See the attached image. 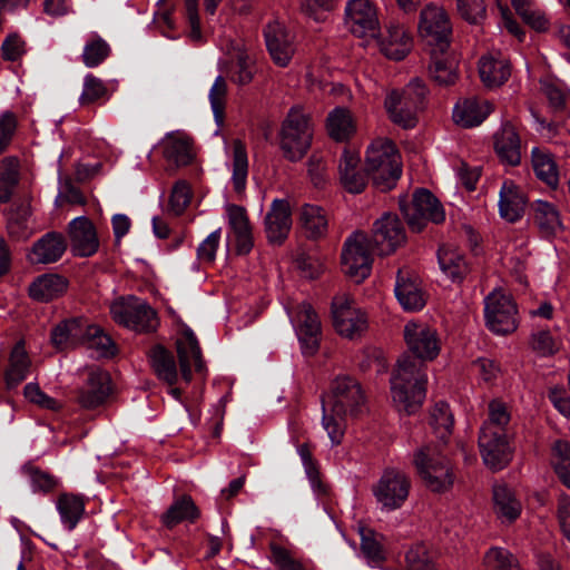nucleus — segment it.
Returning a JSON list of instances; mask_svg holds the SVG:
<instances>
[{
	"mask_svg": "<svg viewBox=\"0 0 570 570\" xmlns=\"http://www.w3.org/2000/svg\"><path fill=\"white\" fill-rule=\"evenodd\" d=\"M403 336L413 355L404 354L399 358L391 377V392L399 411L412 414L421 407L426 395L424 362L438 357L441 342L436 330L422 322L406 323Z\"/></svg>",
	"mask_w": 570,
	"mask_h": 570,
	"instance_id": "f257e3e1",
	"label": "nucleus"
},
{
	"mask_svg": "<svg viewBox=\"0 0 570 570\" xmlns=\"http://www.w3.org/2000/svg\"><path fill=\"white\" fill-rule=\"evenodd\" d=\"M365 404L360 383L350 376L337 377L332 393L322 401V425L333 445L342 443L350 416L357 415Z\"/></svg>",
	"mask_w": 570,
	"mask_h": 570,
	"instance_id": "f03ea898",
	"label": "nucleus"
},
{
	"mask_svg": "<svg viewBox=\"0 0 570 570\" xmlns=\"http://www.w3.org/2000/svg\"><path fill=\"white\" fill-rule=\"evenodd\" d=\"M428 88L423 80L413 78L402 90L387 94L384 107L395 125L411 129L417 124V114L423 108Z\"/></svg>",
	"mask_w": 570,
	"mask_h": 570,
	"instance_id": "7ed1b4c3",
	"label": "nucleus"
},
{
	"mask_svg": "<svg viewBox=\"0 0 570 570\" xmlns=\"http://www.w3.org/2000/svg\"><path fill=\"white\" fill-rule=\"evenodd\" d=\"M365 169L374 186L382 190L392 189L401 176V161L394 144L387 139L373 141L366 151Z\"/></svg>",
	"mask_w": 570,
	"mask_h": 570,
	"instance_id": "20e7f679",
	"label": "nucleus"
},
{
	"mask_svg": "<svg viewBox=\"0 0 570 570\" xmlns=\"http://www.w3.org/2000/svg\"><path fill=\"white\" fill-rule=\"evenodd\" d=\"M313 137V126L307 114L293 107L284 118L278 141L283 156L289 161L301 160L308 151Z\"/></svg>",
	"mask_w": 570,
	"mask_h": 570,
	"instance_id": "39448f33",
	"label": "nucleus"
},
{
	"mask_svg": "<svg viewBox=\"0 0 570 570\" xmlns=\"http://www.w3.org/2000/svg\"><path fill=\"white\" fill-rule=\"evenodd\" d=\"M414 465L426 488L433 492H445L454 483V473L449 461L436 448L426 445L414 454Z\"/></svg>",
	"mask_w": 570,
	"mask_h": 570,
	"instance_id": "423d86ee",
	"label": "nucleus"
},
{
	"mask_svg": "<svg viewBox=\"0 0 570 570\" xmlns=\"http://www.w3.org/2000/svg\"><path fill=\"white\" fill-rule=\"evenodd\" d=\"M112 320L135 332L155 331L158 325L156 312L142 299L121 296L110 304Z\"/></svg>",
	"mask_w": 570,
	"mask_h": 570,
	"instance_id": "0eeeda50",
	"label": "nucleus"
},
{
	"mask_svg": "<svg viewBox=\"0 0 570 570\" xmlns=\"http://www.w3.org/2000/svg\"><path fill=\"white\" fill-rule=\"evenodd\" d=\"M411 479L397 468L383 471L372 492L381 511L391 512L403 507L411 491Z\"/></svg>",
	"mask_w": 570,
	"mask_h": 570,
	"instance_id": "6e6552de",
	"label": "nucleus"
},
{
	"mask_svg": "<svg viewBox=\"0 0 570 570\" xmlns=\"http://www.w3.org/2000/svg\"><path fill=\"white\" fill-rule=\"evenodd\" d=\"M219 69L224 76L237 86L249 85L256 72V52L243 41H232L226 58L219 60Z\"/></svg>",
	"mask_w": 570,
	"mask_h": 570,
	"instance_id": "1a4fd4ad",
	"label": "nucleus"
},
{
	"mask_svg": "<svg viewBox=\"0 0 570 570\" xmlns=\"http://www.w3.org/2000/svg\"><path fill=\"white\" fill-rule=\"evenodd\" d=\"M419 33L431 49L441 53L448 50L452 35V24L443 7L426 4L420 14Z\"/></svg>",
	"mask_w": 570,
	"mask_h": 570,
	"instance_id": "9d476101",
	"label": "nucleus"
},
{
	"mask_svg": "<svg viewBox=\"0 0 570 570\" xmlns=\"http://www.w3.org/2000/svg\"><path fill=\"white\" fill-rule=\"evenodd\" d=\"M373 256L368 237L356 230L351 234L342 249V266L344 273L355 282L364 281L372 269Z\"/></svg>",
	"mask_w": 570,
	"mask_h": 570,
	"instance_id": "9b49d317",
	"label": "nucleus"
},
{
	"mask_svg": "<svg viewBox=\"0 0 570 570\" xmlns=\"http://www.w3.org/2000/svg\"><path fill=\"white\" fill-rule=\"evenodd\" d=\"M487 327L498 335H507L518 327L517 307L510 295L501 289L492 291L484 298Z\"/></svg>",
	"mask_w": 570,
	"mask_h": 570,
	"instance_id": "f8f14e48",
	"label": "nucleus"
},
{
	"mask_svg": "<svg viewBox=\"0 0 570 570\" xmlns=\"http://www.w3.org/2000/svg\"><path fill=\"white\" fill-rule=\"evenodd\" d=\"M333 325L346 338L360 337L367 330V317L347 294H338L332 302Z\"/></svg>",
	"mask_w": 570,
	"mask_h": 570,
	"instance_id": "ddd939ff",
	"label": "nucleus"
},
{
	"mask_svg": "<svg viewBox=\"0 0 570 570\" xmlns=\"http://www.w3.org/2000/svg\"><path fill=\"white\" fill-rule=\"evenodd\" d=\"M345 26L347 30L366 41L375 40L380 32V19L376 6L371 0H350L345 6Z\"/></svg>",
	"mask_w": 570,
	"mask_h": 570,
	"instance_id": "4468645a",
	"label": "nucleus"
},
{
	"mask_svg": "<svg viewBox=\"0 0 570 570\" xmlns=\"http://www.w3.org/2000/svg\"><path fill=\"white\" fill-rule=\"evenodd\" d=\"M401 210L414 232H421L428 222L439 224L445 218L440 202L426 189L416 190L410 204L401 205Z\"/></svg>",
	"mask_w": 570,
	"mask_h": 570,
	"instance_id": "2eb2a0df",
	"label": "nucleus"
},
{
	"mask_svg": "<svg viewBox=\"0 0 570 570\" xmlns=\"http://www.w3.org/2000/svg\"><path fill=\"white\" fill-rule=\"evenodd\" d=\"M111 379L100 367H90L83 383L76 394L77 404L85 410H95L104 405L111 394Z\"/></svg>",
	"mask_w": 570,
	"mask_h": 570,
	"instance_id": "dca6fc26",
	"label": "nucleus"
},
{
	"mask_svg": "<svg viewBox=\"0 0 570 570\" xmlns=\"http://www.w3.org/2000/svg\"><path fill=\"white\" fill-rule=\"evenodd\" d=\"M288 315L303 347L307 353H314L318 346V335L321 333L318 315L305 302L299 304L295 311H288Z\"/></svg>",
	"mask_w": 570,
	"mask_h": 570,
	"instance_id": "f3484780",
	"label": "nucleus"
},
{
	"mask_svg": "<svg viewBox=\"0 0 570 570\" xmlns=\"http://www.w3.org/2000/svg\"><path fill=\"white\" fill-rule=\"evenodd\" d=\"M68 236L75 256L90 257L99 249L96 227L86 216L76 217L68 224Z\"/></svg>",
	"mask_w": 570,
	"mask_h": 570,
	"instance_id": "a211bd4d",
	"label": "nucleus"
},
{
	"mask_svg": "<svg viewBox=\"0 0 570 570\" xmlns=\"http://www.w3.org/2000/svg\"><path fill=\"white\" fill-rule=\"evenodd\" d=\"M479 448L483 463L493 471L502 470L512 459L508 434L480 433Z\"/></svg>",
	"mask_w": 570,
	"mask_h": 570,
	"instance_id": "6ab92c4d",
	"label": "nucleus"
},
{
	"mask_svg": "<svg viewBox=\"0 0 570 570\" xmlns=\"http://www.w3.org/2000/svg\"><path fill=\"white\" fill-rule=\"evenodd\" d=\"M373 240L380 255H389L405 242V232L396 215L384 214L374 223Z\"/></svg>",
	"mask_w": 570,
	"mask_h": 570,
	"instance_id": "aec40b11",
	"label": "nucleus"
},
{
	"mask_svg": "<svg viewBox=\"0 0 570 570\" xmlns=\"http://www.w3.org/2000/svg\"><path fill=\"white\" fill-rule=\"evenodd\" d=\"M394 292L404 311L417 312L426 304L428 296L422 282L410 272L399 271Z\"/></svg>",
	"mask_w": 570,
	"mask_h": 570,
	"instance_id": "412c9836",
	"label": "nucleus"
},
{
	"mask_svg": "<svg viewBox=\"0 0 570 570\" xmlns=\"http://www.w3.org/2000/svg\"><path fill=\"white\" fill-rule=\"evenodd\" d=\"M179 368L185 382L191 381L193 367L197 372L204 368L202 351L198 341L190 328H185L176 341Z\"/></svg>",
	"mask_w": 570,
	"mask_h": 570,
	"instance_id": "4be33fe9",
	"label": "nucleus"
},
{
	"mask_svg": "<svg viewBox=\"0 0 570 570\" xmlns=\"http://www.w3.org/2000/svg\"><path fill=\"white\" fill-rule=\"evenodd\" d=\"M264 36L273 61L279 67H286L294 55L291 35L281 22L274 21L266 26Z\"/></svg>",
	"mask_w": 570,
	"mask_h": 570,
	"instance_id": "5701e85b",
	"label": "nucleus"
},
{
	"mask_svg": "<svg viewBox=\"0 0 570 570\" xmlns=\"http://www.w3.org/2000/svg\"><path fill=\"white\" fill-rule=\"evenodd\" d=\"M264 224L266 237L271 243L281 244L286 239L292 228L289 203L285 199H274Z\"/></svg>",
	"mask_w": 570,
	"mask_h": 570,
	"instance_id": "b1692460",
	"label": "nucleus"
},
{
	"mask_svg": "<svg viewBox=\"0 0 570 570\" xmlns=\"http://www.w3.org/2000/svg\"><path fill=\"white\" fill-rule=\"evenodd\" d=\"M382 53L389 59L402 60L412 49V37L404 24L391 22L381 39H375Z\"/></svg>",
	"mask_w": 570,
	"mask_h": 570,
	"instance_id": "393cba45",
	"label": "nucleus"
},
{
	"mask_svg": "<svg viewBox=\"0 0 570 570\" xmlns=\"http://www.w3.org/2000/svg\"><path fill=\"white\" fill-rule=\"evenodd\" d=\"M66 249L65 236L57 232H49L32 245L28 258L32 264H51L58 262Z\"/></svg>",
	"mask_w": 570,
	"mask_h": 570,
	"instance_id": "a878e982",
	"label": "nucleus"
},
{
	"mask_svg": "<svg viewBox=\"0 0 570 570\" xmlns=\"http://www.w3.org/2000/svg\"><path fill=\"white\" fill-rule=\"evenodd\" d=\"M493 106L489 100L470 97L459 101L453 108L456 125L471 128L479 126L491 114Z\"/></svg>",
	"mask_w": 570,
	"mask_h": 570,
	"instance_id": "bb28decb",
	"label": "nucleus"
},
{
	"mask_svg": "<svg viewBox=\"0 0 570 570\" xmlns=\"http://www.w3.org/2000/svg\"><path fill=\"white\" fill-rule=\"evenodd\" d=\"M360 155L345 149L340 158L338 173L343 187L352 194H360L365 189L366 175L360 169Z\"/></svg>",
	"mask_w": 570,
	"mask_h": 570,
	"instance_id": "cd10ccee",
	"label": "nucleus"
},
{
	"mask_svg": "<svg viewBox=\"0 0 570 570\" xmlns=\"http://www.w3.org/2000/svg\"><path fill=\"white\" fill-rule=\"evenodd\" d=\"M525 208V196L512 180L503 181L499 193L500 216L507 222L519 220Z\"/></svg>",
	"mask_w": 570,
	"mask_h": 570,
	"instance_id": "c85d7f7f",
	"label": "nucleus"
},
{
	"mask_svg": "<svg viewBox=\"0 0 570 570\" xmlns=\"http://www.w3.org/2000/svg\"><path fill=\"white\" fill-rule=\"evenodd\" d=\"M530 209L533 223L542 235L554 236L563 229L560 212L554 204L537 199L531 203Z\"/></svg>",
	"mask_w": 570,
	"mask_h": 570,
	"instance_id": "c756f323",
	"label": "nucleus"
},
{
	"mask_svg": "<svg viewBox=\"0 0 570 570\" xmlns=\"http://www.w3.org/2000/svg\"><path fill=\"white\" fill-rule=\"evenodd\" d=\"M227 167L232 173L230 184L233 190L240 197L245 194L248 177L247 149L240 139L233 140Z\"/></svg>",
	"mask_w": 570,
	"mask_h": 570,
	"instance_id": "7c9ffc66",
	"label": "nucleus"
},
{
	"mask_svg": "<svg viewBox=\"0 0 570 570\" xmlns=\"http://www.w3.org/2000/svg\"><path fill=\"white\" fill-rule=\"evenodd\" d=\"M226 214L228 225L236 237L238 254H247L253 247V237L245 208L238 205L227 204Z\"/></svg>",
	"mask_w": 570,
	"mask_h": 570,
	"instance_id": "2f4dec72",
	"label": "nucleus"
},
{
	"mask_svg": "<svg viewBox=\"0 0 570 570\" xmlns=\"http://www.w3.org/2000/svg\"><path fill=\"white\" fill-rule=\"evenodd\" d=\"M31 368V360L24 348V343L19 341L12 348L9 357V364L4 372V382L7 389H16L22 383Z\"/></svg>",
	"mask_w": 570,
	"mask_h": 570,
	"instance_id": "473e14b6",
	"label": "nucleus"
},
{
	"mask_svg": "<svg viewBox=\"0 0 570 570\" xmlns=\"http://www.w3.org/2000/svg\"><path fill=\"white\" fill-rule=\"evenodd\" d=\"M68 287V281L58 274L38 276L29 286V295L38 302H49L61 296Z\"/></svg>",
	"mask_w": 570,
	"mask_h": 570,
	"instance_id": "72a5a7b5",
	"label": "nucleus"
},
{
	"mask_svg": "<svg viewBox=\"0 0 570 570\" xmlns=\"http://www.w3.org/2000/svg\"><path fill=\"white\" fill-rule=\"evenodd\" d=\"M161 146L164 157L176 166H186L193 159L191 141L183 132L166 135Z\"/></svg>",
	"mask_w": 570,
	"mask_h": 570,
	"instance_id": "f704fd0d",
	"label": "nucleus"
},
{
	"mask_svg": "<svg viewBox=\"0 0 570 570\" xmlns=\"http://www.w3.org/2000/svg\"><path fill=\"white\" fill-rule=\"evenodd\" d=\"M493 502L494 512L503 523H511L521 514V502L505 484H495L493 487Z\"/></svg>",
	"mask_w": 570,
	"mask_h": 570,
	"instance_id": "c9c22d12",
	"label": "nucleus"
},
{
	"mask_svg": "<svg viewBox=\"0 0 570 570\" xmlns=\"http://www.w3.org/2000/svg\"><path fill=\"white\" fill-rule=\"evenodd\" d=\"M499 157L509 165H518L521 159L520 138L511 124H504L494 137Z\"/></svg>",
	"mask_w": 570,
	"mask_h": 570,
	"instance_id": "e433bc0d",
	"label": "nucleus"
},
{
	"mask_svg": "<svg viewBox=\"0 0 570 570\" xmlns=\"http://www.w3.org/2000/svg\"><path fill=\"white\" fill-rule=\"evenodd\" d=\"M429 72L438 85H453L458 79L456 61L446 51L441 53L436 48L431 49Z\"/></svg>",
	"mask_w": 570,
	"mask_h": 570,
	"instance_id": "4c0bfd02",
	"label": "nucleus"
},
{
	"mask_svg": "<svg viewBox=\"0 0 570 570\" xmlns=\"http://www.w3.org/2000/svg\"><path fill=\"white\" fill-rule=\"evenodd\" d=\"M56 508L61 523L67 530L71 531L82 519L86 505L81 495L62 493L56 501Z\"/></svg>",
	"mask_w": 570,
	"mask_h": 570,
	"instance_id": "58836bf2",
	"label": "nucleus"
},
{
	"mask_svg": "<svg viewBox=\"0 0 570 570\" xmlns=\"http://www.w3.org/2000/svg\"><path fill=\"white\" fill-rule=\"evenodd\" d=\"M299 223L307 237L318 238L325 235L328 226L324 208L315 204H305L299 212Z\"/></svg>",
	"mask_w": 570,
	"mask_h": 570,
	"instance_id": "ea45409f",
	"label": "nucleus"
},
{
	"mask_svg": "<svg viewBox=\"0 0 570 570\" xmlns=\"http://www.w3.org/2000/svg\"><path fill=\"white\" fill-rule=\"evenodd\" d=\"M438 261L442 272L453 282L463 279L468 265L463 254L452 245H443L438 252Z\"/></svg>",
	"mask_w": 570,
	"mask_h": 570,
	"instance_id": "a19ab883",
	"label": "nucleus"
},
{
	"mask_svg": "<svg viewBox=\"0 0 570 570\" xmlns=\"http://www.w3.org/2000/svg\"><path fill=\"white\" fill-rule=\"evenodd\" d=\"M479 73L487 87H498L508 80L510 66L504 59L483 56L479 61Z\"/></svg>",
	"mask_w": 570,
	"mask_h": 570,
	"instance_id": "79ce46f5",
	"label": "nucleus"
},
{
	"mask_svg": "<svg viewBox=\"0 0 570 570\" xmlns=\"http://www.w3.org/2000/svg\"><path fill=\"white\" fill-rule=\"evenodd\" d=\"M80 343L92 351L97 357H109L116 352L112 340L96 325L85 323Z\"/></svg>",
	"mask_w": 570,
	"mask_h": 570,
	"instance_id": "37998d69",
	"label": "nucleus"
},
{
	"mask_svg": "<svg viewBox=\"0 0 570 570\" xmlns=\"http://www.w3.org/2000/svg\"><path fill=\"white\" fill-rule=\"evenodd\" d=\"M149 357L157 377L173 386L178 380L174 355L163 346H155L151 348Z\"/></svg>",
	"mask_w": 570,
	"mask_h": 570,
	"instance_id": "c03bdc74",
	"label": "nucleus"
},
{
	"mask_svg": "<svg viewBox=\"0 0 570 570\" xmlns=\"http://www.w3.org/2000/svg\"><path fill=\"white\" fill-rule=\"evenodd\" d=\"M535 176L551 188L559 185L558 166L551 154L534 147L531 153Z\"/></svg>",
	"mask_w": 570,
	"mask_h": 570,
	"instance_id": "a18cd8bd",
	"label": "nucleus"
},
{
	"mask_svg": "<svg viewBox=\"0 0 570 570\" xmlns=\"http://www.w3.org/2000/svg\"><path fill=\"white\" fill-rule=\"evenodd\" d=\"M85 322L81 320H67L59 323L51 333V342L58 350L81 342Z\"/></svg>",
	"mask_w": 570,
	"mask_h": 570,
	"instance_id": "49530a36",
	"label": "nucleus"
},
{
	"mask_svg": "<svg viewBox=\"0 0 570 570\" xmlns=\"http://www.w3.org/2000/svg\"><path fill=\"white\" fill-rule=\"evenodd\" d=\"M327 130L330 136L337 141L350 138L355 131V124L351 112L341 107L331 111L327 117Z\"/></svg>",
	"mask_w": 570,
	"mask_h": 570,
	"instance_id": "de8ad7c7",
	"label": "nucleus"
},
{
	"mask_svg": "<svg viewBox=\"0 0 570 570\" xmlns=\"http://www.w3.org/2000/svg\"><path fill=\"white\" fill-rule=\"evenodd\" d=\"M198 510L190 497L176 500L163 514L161 521L167 528H173L181 521H195Z\"/></svg>",
	"mask_w": 570,
	"mask_h": 570,
	"instance_id": "09e8293b",
	"label": "nucleus"
},
{
	"mask_svg": "<svg viewBox=\"0 0 570 570\" xmlns=\"http://www.w3.org/2000/svg\"><path fill=\"white\" fill-rule=\"evenodd\" d=\"M511 420L505 403L500 400H492L489 403V417L483 423L480 433L508 434V425Z\"/></svg>",
	"mask_w": 570,
	"mask_h": 570,
	"instance_id": "8fccbe9b",
	"label": "nucleus"
},
{
	"mask_svg": "<svg viewBox=\"0 0 570 570\" xmlns=\"http://www.w3.org/2000/svg\"><path fill=\"white\" fill-rule=\"evenodd\" d=\"M227 90V78L224 75H218L208 94L214 118L218 125L224 122Z\"/></svg>",
	"mask_w": 570,
	"mask_h": 570,
	"instance_id": "3c124183",
	"label": "nucleus"
},
{
	"mask_svg": "<svg viewBox=\"0 0 570 570\" xmlns=\"http://www.w3.org/2000/svg\"><path fill=\"white\" fill-rule=\"evenodd\" d=\"M430 423L436 436L445 442L453 426V415L446 403L439 402L434 405L431 411Z\"/></svg>",
	"mask_w": 570,
	"mask_h": 570,
	"instance_id": "603ef678",
	"label": "nucleus"
},
{
	"mask_svg": "<svg viewBox=\"0 0 570 570\" xmlns=\"http://www.w3.org/2000/svg\"><path fill=\"white\" fill-rule=\"evenodd\" d=\"M552 463L561 482L570 489V443L559 440L552 448Z\"/></svg>",
	"mask_w": 570,
	"mask_h": 570,
	"instance_id": "864d4df0",
	"label": "nucleus"
},
{
	"mask_svg": "<svg viewBox=\"0 0 570 570\" xmlns=\"http://www.w3.org/2000/svg\"><path fill=\"white\" fill-rule=\"evenodd\" d=\"M110 53L109 45L98 35H92L82 51V61L86 67L95 68L102 63Z\"/></svg>",
	"mask_w": 570,
	"mask_h": 570,
	"instance_id": "5fc2aeb1",
	"label": "nucleus"
},
{
	"mask_svg": "<svg viewBox=\"0 0 570 570\" xmlns=\"http://www.w3.org/2000/svg\"><path fill=\"white\" fill-rule=\"evenodd\" d=\"M488 570H520L515 558L504 548H491L484 557Z\"/></svg>",
	"mask_w": 570,
	"mask_h": 570,
	"instance_id": "6e6d98bb",
	"label": "nucleus"
},
{
	"mask_svg": "<svg viewBox=\"0 0 570 570\" xmlns=\"http://www.w3.org/2000/svg\"><path fill=\"white\" fill-rule=\"evenodd\" d=\"M334 8L335 0H302L299 6L301 13L316 22H324Z\"/></svg>",
	"mask_w": 570,
	"mask_h": 570,
	"instance_id": "4d7b16f0",
	"label": "nucleus"
},
{
	"mask_svg": "<svg viewBox=\"0 0 570 570\" xmlns=\"http://www.w3.org/2000/svg\"><path fill=\"white\" fill-rule=\"evenodd\" d=\"M222 228L212 232L197 247L196 255L200 265H212L219 247Z\"/></svg>",
	"mask_w": 570,
	"mask_h": 570,
	"instance_id": "13d9d810",
	"label": "nucleus"
},
{
	"mask_svg": "<svg viewBox=\"0 0 570 570\" xmlns=\"http://www.w3.org/2000/svg\"><path fill=\"white\" fill-rule=\"evenodd\" d=\"M361 538V550L367 563L372 567L379 566L384 560V553L380 542L370 530H362Z\"/></svg>",
	"mask_w": 570,
	"mask_h": 570,
	"instance_id": "bf43d9fd",
	"label": "nucleus"
},
{
	"mask_svg": "<svg viewBox=\"0 0 570 570\" xmlns=\"http://www.w3.org/2000/svg\"><path fill=\"white\" fill-rule=\"evenodd\" d=\"M23 394L29 402L41 409L50 411L61 409V403L41 391L37 383H28L23 389Z\"/></svg>",
	"mask_w": 570,
	"mask_h": 570,
	"instance_id": "052dcab7",
	"label": "nucleus"
},
{
	"mask_svg": "<svg viewBox=\"0 0 570 570\" xmlns=\"http://www.w3.org/2000/svg\"><path fill=\"white\" fill-rule=\"evenodd\" d=\"M531 346L541 356H550L561 348V342L554 338L548 331H539L533 334Z\"/></svg>",
	"mask_w": 570,
	"mask_h": 570,
	"instance_id": "680f3d73",
	"label": "nucleus"
},
{
	"mask_svg": "<svg viewBox=\"0 0 570 570\" xmlns=\"http://www.w3.org/2000/svg\"><path fill=\"white\" fill-rule=\"evenodd\" d=\"M458 11L470 23L480 22L485 16L484 0H456Z\"/></svg>",
	"mask_w": 570,
	"mask_h": 570,
	"instance_id": "e2e57ef3",
	"label": "nucleus"
},
{
	"mask_svg": "<svg viewBox=\"0 0 570 570\" xmlns=\"http://www.w3.org/2000/svg\"><path fill=\"white\" fill-rule=\"evenodd\" d=\"M271 560L279 570H303V564L296 560L291 551L277 546L271 544Z\"/></svg>",
	"mask_w": 570,
	"mask_h": 570,
	"instance_id": "0e129e2a",
	"label": "nucleus"
},
{
	"mask_svg": "<svg viewBox=\"0 0 570 570\" xmlns=\"http://www.w3.org/2000/svg\"><path fill=\"white\" fill-rule=\"evenodd\" d=\"M107 92V88L101 79L89 73L85 77L83 89L80 96L82 105L91 104L97 99L104 97Z\"/></svg>",
	"mask_w": 570,
	"mask_h": 570,
	"instance_id": "69168bd1",
	"label": "nucleus"
},
{
	"mask_svg": "<svg viewBox=\"0 0 570 570\" xmlns=\"http://www.w3.org/2000/svg\"><path fill=\"white\" fill-rule=\"evenodd\" d=\"M191 193L186 181H177L170 196V206L176 214H180L188 206Z\"/></svg>",
	"mask_w": 570,
	"mask_h": 570,
	"instance_id": "338daca9",
	"label": "nucleus"
},
{
	"mask_svg": "<svg viewBox=\"0 0 570 570\" xmlns=\"http://www.w3.org/2000/svg\"><path fill=\"white\" fill-rule=\"evenodd\" d=\"M1 50L6 60L16 61L26 52L24 41L18 35H10L2 42Z\"/></svg>",
	"mask_w": 570,
	"mask_h": 570,
	"instance_id": "774afa93",
	"label": "nucleus"
}]
</instances>
